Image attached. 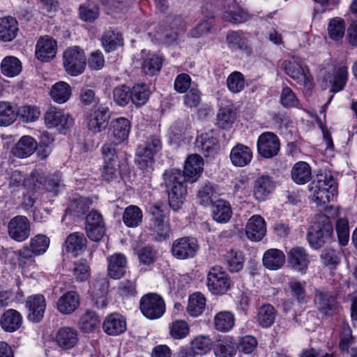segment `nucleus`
Returning <instances> with one entry per match:
<instances>
[{"mask_svg":"<svg viewBox=\"0 0 357 357\" xmlns=\"http://www.w3.org/2000/svg\"><path fill=\"white\" fill-rule=\"evenodd\" d=\"M164 182L168 192V201L173 210H178L187 192L184 182L186 181L181 170L167 169L163 174Z\"/></svg>","mask_w":357,"mask_h":357,"instance_id":"obj_1","label":"nucleus"},{"mask_svg":"<svg viewBox=\"0 0 357 357\" xmlns=\"http://www.w3.org/2000/svg\"><path fill=\"white\" fill-rule=\"evenodd\" d=\"M310 190L314 202L319 204H326L337 195V185L330 172L321 173L310 183Z\"/></svg>","mask_w":357,"mask_h":357,"instance_id":"obj_2","label":"nucleus"},{"mask_svg":"<svg viewBox=\"0 0 357 357\" xmlns=\"http://www.w3.org/2000/svg\"><path fill=\"white\" fill-rule=\"evenodd\" d=\"M333 237V227L330 218L319 215L307 233V241L314 249H319L330 243Z\"/></svg>","mask_w":357,"mask_h":357,"instance_id":"obj_3","label":"nucleus"},{"mask_svg":"<svg viewBox=\"0 0 357 357\" xmlns=\"http://www.w3.org/2000/svg\"><path fill=\"white\" fill-rule=\"evenodd\" d=\"M162 146L160 136L149 135L143 144L137 146L135 152V163L140 169L152 170L155 162L154 157L161 151Z\"/></svg>","mask_w":357,"mask_h":357,"instance_id":"obj_4","label":"nucleus"},{"mask_svg":"<svg viewBox=\"0 0 357 357\" xmlns=\"http://www.w3.org/2000/svg\"><path fill=\"white\" fill-rule=\"evenodd\" d=\"M165 208V206L162 203H157L152 205L149 210L151 215L150 228L159 241L169 238L170 235V225L165 220L167 216Z\"/></svg>","mask_w":357,"mask_h":357,"instance_id":"obj_5","label":"nucleus"},{"mask_svg":"<svg viewBox=\"0 0 357 357\" xmlns=\"http://www.w3.org/2000/svg\"><path fill=\"white\" fill-rule=\"evenodd\" d=\"M63 64L69 75L76 77L82 74L86 64L84 50L78 46L68 48L63 54Z\"/></svg>","mask_w":357,"mask_h":357,"instance_id":"obj_6","label":"nucleus"},{"mask_svg":"<svg viewBox=\"0 0 357 357\" xmlns=\"http://www.w3.org/2000/svg\"><path fill=\"white\" fill-rule=\"evenodd\" d=\"M139 310L149 319L160 318L165 312L166 307L163 298L156 293H148L139 301Z\"/></svg>","mask_w":357,"mask_h":357,"instance_id":"obj_7","label":"nucleus"},{"mask_svg":"<svg viewBox=\"0 0 357 357\" xmlns=\"http://www.w3.org/2000/svg\"><path fill=\"white\" fill-rule=\"evenodd\" d=\"M229 275L220 266L211 267L207 274L206 284L208 290L215 295H222L231 288Z\"/></svg>","mask_w":357,"mask_h":357,"instance_id":"obj_8","label":"nucleus"},{"mask_svg":"<svg viewBox=\"0 0 357 357\" xmlns=\"http://www.w3.org/2000/svg\"><path fill=\"white\" fill-rule=\"evenodd\" d=\"M101 151L104 159L101 174L102 180L107 182L116 180L120 174L116 149H114L112 144H104Z\"/></svg>","mask_w":357,"mask_h":357,"instance_id":"obj_9","label":"nucleus"},{"mask_svg":"<svg viewBox=\"0 0 357 357\" xmlns=\"http://www.w3.org/2000/svg\"><path fill=\"white\" fill-rule=\"evenodd\" d=\"M31 224L25 215H17L8 221L7 234L13 241L22 243L27 240L31 236Z\"/></svg>","mask_w":357,"mask_h":357,"instance_id":"obj_10","label":"nucleus"},{"mask_svg":"<svg viewBox=\"0 0 357 357\" xmlns=\"http://www.w3.org/2000/svg\"><path fill=\"white\" fill-rule=\"evenodd\" d=\"M314 302L315 306L323 317H331L340 311L341 307L335 297L330 292L317 290Z\"/></svg>","mask_w":357,"mask_h":357,"instance_id":"obj_11","label":"nucleus"},{"mask_svg":"<svg viewBox=\"0 0 357 357\" xmlns=\"http://www.w3.org/2000/svg\"><path fill=\"white\" fill-rule=\"evenodd\" d=\"M109 119V108L96 105L86 116L87 127L92 132L99 133L107 128Z\"/></svg>","mask_w":357,"mask_h":357,"instance_id":"obj_12","label":"nucleus"},{"mask_svg":"<svg viewBox=\"0 0 357 357\" xmlns=\"http://www.w3.org/2000/svg\"><path fill=\"white\" fill-rule=\"evenodd\" d=\"M130 122L124 117H119L112 120L108 130L109 142L105 144L116 146L126 140L130 132Z\"/></svg>","mask_w":357,"mask_h":357,"instance_id":"obj_13","label":"nucleus"},{"mask_svg":"<svg viewBox=\"0 0 357 357\" xmlns=\"http://www.w3.org/2000/svg\"><path fill=\"white\" fill-rule=\"evenodd\" d=\"M198 250L197 241L194 238L185 236L173 241L171 253L176 259L184 260L194 257Z\"/></svg>","mask_w":357,"mask_h":357,"instance_id":"obj_14","label":"nucleus"},{"mask_svg":"<svg viewBox=\"0 0 357 357\" xmlns=\"http://www.w3.org/2000/svg\"><path fill=\"white\" fill-rule=\"evenodd\" d=\"M85 230L88 238L98 242L100 241L106 231L102 215L97 211H91L85 218Z\"/></svg>","mask_w":357,"mask_h":357,"instance_id":"obj_15","label":"nucleus"},{"mask_svg":"<svg viewBox=\"0 0 357 357\" xmlns=\"http://www.w3.org/2000/svg\"><path fill=\"white\" fill-rule=\"evenodd\" d=\"M259 154L265 158H271L280 151V144L278 136L271 132L261 134L257 143Z\"/></svg>","mask_w":357,"mask_h":357,"instance_id":"obj_16","label":"nucleus"},{"mask_svg":"<svg viewBox=\"0 0 357 357\" xmlns=\"http://www.w3.org/2000/svg\"><path fill=\"white\" fill-rule=\"evenodd\" d=\"M161 26L165 42L171 43L177 40L179 33L185 28V22L181 15L171 14L165 16Z\"/></svg>","mask_w":357,"mask_h":357,"instance_id":"obj_17","label":"nucleus"},{"mask_svg":"<svg viewBox=\"0 0 357 357\" xmlns=\"http://www.w3.org/2000/svg\"><path fill=\"white\" fill-rule=\"evenodd\" d=\"M348 68L346 66L340 65L335 67L333 73H327L324 75L325 87H330V91L333 93L342 91L348 81Z\"/></svg>","mask_w":357,"mask_h":357,"instance_id":"obj_18","label":"nucleus"},{"mask_svg":"<svg viewBox=\"0 0 357 357\" xmlns=\"http://www.w3.org/2000/svg\"><path fill=\"white\" fill-rule=\"evenodd\" d=\"M196 148L205 157H213L220 149V144L214 130L202 133L197 137Z\"/></svg>","mask_w":357,"mask_h":357,"instance_id":"obj_19","label":"nucleus"},{"mask_svg":"<svg viewBox=\"0 0 357 357\" xmlns=\"http://www.w3.org/2000/svg\"><path fill=\"white\" fill-rule=\"evenodd\" d=\"M44 121L48 128L60 126L62 129H68L74 123L73 119L68 114L55 107H50L46 111Z\"/></svg>","mask_w":357,"mask_h":357,"instance_id":"obj_20","label":"nucleus"},{"mask_svg":"<svg viewBox=\"0 0 357 357\" xmlns=\"http://www.w3.org/2000/svg\"><path fill=\"white\" fill-rule=\"evenodd\" d=\"M252 17L248 11L242 8L234 0H229L225 6L222 18L231 24L244 23Z\"/></svg>","mask_w":357,"mask_h":357,"instance_id":"obj_21","label":"nucleus"},{"mask_svg":"<svg viewBox=\"0 0 357 357\" xmlns=\"http://www.w3.org/2000/svg\"><path fill=\"white\" fill-rule=\"evenodd\" d=\"M126 329V318L118 312L108 314L102 323V330L108 335H119L125 333Z\"/></svg>","mask_w":357,"mask_h":357,"instance_id":"obj_22","label":"nucleus"},{"mask_svg":"<svg viewBox=\"0 0 357 357\" xmlns=\"http://www.w3.org/2000/svg\"><path fill=\"white\" fill-rule=\"evenodd\" d=\"M287 261L294 271L304 274L310 263L309 255L302 247H294L287 252Z\"/></svg>","mask_w":357,"mask_h":357,"instance_id":"obj_23","label":"nucleus"},{"mask_svg":"<svg viewBox=\"0 0 357 357\" xmlns=\"http://www.w3.org/2000/svg\"><path fill=\"white\" fill-rule=\"evenodd\" d=\"M26 307L29 310L28 319L33 322L38 323L44 316L46 307L45 298L41 294L31 296L26 301Z\"/></svg>","mask_w":357,"mask_h":357,"instance_id":"obj_24","label":"nucleus"},{"mask_svg":"<svg viewBox=\"0 0 357 357\" xmlns=\"http://www.w3.org/2000/svg\"><path fill=\"white\" fill-rule=\"evenodd\" d=\"M54 340L59 348L69 350L77 345L79 340L78 332L75 328L63 326L58 330Z\"/></svg>","mask_w":357,"mask_h":357,"instance_id":"obj_25","label":"nucleus"},{"mask_svg":"<svg viewBox=\"0 0 357 357\" xmlns=\"http://www.w3.org/2000/svg\"><path fill=\"white\" fill-rule=\"evenodd\" d=\"M56 42L48 36L40 37L36 45V56L43 62L54 58L56 53Z\"/></svg>","mask_w":357,"mask_h":357,"instance_id":"obj_26","label":"nucleus"},{"mask_svg":"<svg viewBox=\"0 0 357 357\" xmlns=\"http://www.w3.org/2000/svg\"><path fill=\"white\" fill-rule=\"evenodd\" d=\"M275 182L268 175H261L254 182L253 194L258 201L265 200L275 190Z\"/></svg>","mask_w":357,"mask_h":357,"instance_id":"obj_27","label":"nucleus"},{"mask_svg":"<svg viewBox=\"0 0 357 357\" xmlns=\"http://www.w3.org/2000/svg\"><path fill=\"white\" fill-rule=\"evenodd\" d=\"M204 169V160L197 154L189 155L185 161L183 174L187 181L195 182L201 176Z\"/></svg>","mask_w":357,"mask_h":357,"instance_id":"obj_28","label":"nucleus"},{"mask_svg":"<svg viewBox=\"0 0 357 357\" xmlns=\"http://www.w3.org/2000/svg\"><path fill=\"white\" fill-rule=\"evenodd\" d=\"M245 232L252 241H260L266 235V226L264 219L260 215H253L248 221Z\"/></svg>","mask_w":357,"mask_h":357,"instance_id":"obj_29","label":"nucleus"},{"mask_svg":"<svg viewBox=\"0 0 357 357\" xmlns=\"http://www.w3.org/2000/svg\"><path fill=\"white\" fill-rule=\"evenodd\" d=\"M282 68L287 75L298 84H306L310 81L308 69H305L297 61L285 60Z\"/></svg>","mask_w":357,"mask_h":357,"instance_id":"obj_30","label":"nucleus"},{"mask_svg":"<svg viewBox=\"0 0 357 357\" xmlns=\"http://www.w3.org/2000/svg\"><path fill=\"white\" fill-rule=\"evenodd\" d=\"M79 296L73 291L63 294L56 302L57 310L63 314H71L79 306Z\"/></svg>","mask_w":357,"mask_h":357,"instance_id":"obj_31","label":"nucleus"},{"mask_svg":"<svg viewBox=\"0 0 357 357\" xmlns=\"http://www.w3.org/2000/svg\"><path fill=\"white\" fill-rule=\"evenodd\" d=\"M107 273L113 279H120L126 273L127 260L121 253H116L107 258Z\"/></svg>","mask_w":357,"mask_h":357,"instance_id":"obj_32","label":"nucleus"},{"mask_svg":"<svg viewBox=\"0 0 357 357\" xmlns=\"http://www.w3.org/2000/svg\"><path fill=\"white\" fill-rule=\"evenodd\" d=\"M248 36L249 33L243 31H229L226 36V42L231 50L250 52L251 49L248 44Z\"/></svg>","mask_w":357,"mask_h":357,"instance_id":"obj_33","label":"nucleus"},{"mask_svg":"<svg viewBox=\"0 0 357 357\" xmlns=\"http://www.w3.org/2000/svg\"><path fill=\"white\" fill-rule=\"evenodd\" d=\"M38 142L29 135L22 137L12 150L14 156L24 158L32 155L37 149Z\"/></svg>","mask_w":357,"mask_h":357,"instance_id":"obj_34","label":"nucleus"},{"mask_svg":"<svg viewBox=\"0 0 357 357\" xmlns=\"http://www.w3.org/2000/svg\"><path fill=\"white\" fill-rule=\"evenodd\" d=\"M252 159L251 149L243 144H237L230 153L231 163L236 167H243L248 165Z\"/></svg>","mask_w":357,"mask_h":357,"instance_id":"obj_35","label":"nucleus"},{"mask_svg":"<svg viewBox=\"0 0 357 357\" xmlns=\"http://www.w3.org/2000/svg\"><path fill=\"white\" fill-rule=\"evenodd\" d=\"M19 31L18 22L11 16L0 18V40L10 42L13 40Z\"/></svg>","mask_w":357,"mask_h":357,"instance_id":"obj_36","label":"nucleus"},{"mask_svg":"<svg viewBox=\"0 0 357 357\" xmlns=\"http://www.w3.org/2000/svg\"><path fill=\"white\" fill-rule=\"evenodd\" d=\"M109 282L107 278L98 277L92 284L93 299L98 307L103 308L107 306L105 295L108 292Z\"/></svg>","mask_w":357,"mask_h":357,"instance_id":"obj_37","label":"nucleus"},{"mask_svg":"<svg viewBox=\"0 0 357 357\" xmlns=\"http://www.w3.org/2000/svg\"><path fill=\"white\" fill-rule=\"evenodd\" d=\"M262 262L263 265L269 270H278L285 263V255L279 249L271 248L264 253Z\"/></svg>","mask_w":357,"mask_h":357,"instance_id":"obj_38","label":"nucleus"},{"mask_svg":"<svg viewBox=\"0 0 357 357\" xmlns=\"http://www.w3.org/2000/svg\"><path fill=\"white\" fill-rule=\"evenodd\" d=\"M356 343V337L352 334V331L348 323L342 322L340 333V341L338 348L343 356L349 354L351 347Z\"/></svg>","mask_w":357,"mask_h":357,"instance_id":"obj_39","label":"nucleus"},{"mask_svg":"<svg viewBox=\"0 0 357 357\" xmlns=\"http://www.w3.org/2000/svg\"><path fill=\"white\" fill-rule=\"evenodd\" d=\"M0 324L4 331L14 332L21 327L22 317L17 310L9 309L3 314Z\"/></svg>","mask_w":357,"mask_h":357,"instance_id":"obj_40","label":"nucleus"},{"mask_svg":"<svg viewBox=\"0 0 357 357\" xmlns=\"http://www.w3.org/2000/svg\"><path fill=\"white\" fill-rule=\"evenodd\" d=\"M212 214L213 219L220 223L229 221L232 215V210L229 202L218 199L213 204Z\"/></svg>","mask_w":357,"mask_h":357,"instance_id":"obj_41","label":"nucleus"},{"mask_svg":"<svg viewBox=\"0 0 357 357\" xmlns=\"http://www.w3.org/2000/svg\"><path fill=\"white\" fill-rule=\"evenodd\" d=\"M277 316V310L269 304H264L257 310L256 321L262 328H267L271 327L275 322Z\"/></svg>","mask_w":357,"mask_h":357,"instance_id":"obj_42","label":"nucleus"},{"mask_svg":"<svg viewBox=\"0 0 357 357\" xmlns=\"http://www.w3.org/2000/svg\"><path fill=\"white\" fill-rule=\"evenodd\" d=\"M215 357H234L236 354V344L231 337L218 340L213 347Z\"/></svg>","mask_w":357,"mask_h":357,"instance_id":"obj_43","label":"nucleus"},{"mask_svg":"<svg viewBox=\"0 0 357 357\" xmlns=\"http://www.w3.org/2000/svg\"><path fill=\"white\" fill-rule=\"evenodd\" d=\"M206 305V298L200 292H195L189 296L186 311L188 315L197 317L203 314Z\"/></svg>","mask_w":357,"mask_h":357,"instance_id":"obj_44","label":"nucleus"},{"mask_svg":"<svg viewBox=\"0 0 357 357\" xmlns=\"http://www.w3.org/2000/svg\"><path fill=\"white\" fill-rule=\"evenodd\" d=\"M142 219L143 212L142 209L136 205L127 206L122 215L123 222L129 228L139 227L142 222Z\"/></svg>","mask_w":357,"mask_h":357,"instance_id":"obj_45","label":"nucleus"},{"mask_svg":"<svg viewBox=\"0 0 357 357\" xmlns=\"http://www.w3.org/2000/svg\"><path fill=\"white\" fill-rule=\"evenodd\" d=\"M292 180L297 184L303 185L310 181L312 171L310 166L305 162H296L291 171Z\"/></svg>","mask_w":357,"mask_h":357,"instance_id":"obj_46","label":"nucleus"},{"mask_svg":"<svg viewBox=\"0 0 357 357\" xmlns=\"http://www.w3.org/2000/svg\"><path fill=\"white\" fill-rule=\"evenodd\" d=\"M87 240L84 234L74 232L68 236L66 240V251L77 256L86 249Z\"/></svg>","mask_w":357,"mask_h":357,"instance_id":"obj_47","label":"nucleus"},{"mask_svg":"<svg viewBox=\"0 0 357 357\" xmlns=\"http://www.w3.org/2000/svg\"><path fill=\"white\" fill-rule=\"evenodd\" d=\"M234 315L230 311L218 312L213 319L214 328L222 333L229 332L234 326Z\"/></svg>","mask_w":357,"mask_h":357,"instance_id":"obj_48","label":"nucleus"},{"mask_svg":"<svg viewBox=\"0 0 357 357\" xmlns=\"http://www.w3.org/2000/svg\"><path fill=\"white\" fill-rule=\"evenodd\" d=\"M224 260L231 273H238L244 266V256L242 252L231 249L224 255Z\"/></svg>","mask_w":357,"mask_h":357,"instance_id":"obj_49","label":"nucleus"},{"mask_svg":"<svg viewBox=\"0 0 357 357\" xmlns=\"http://www.w3.org/2000/svg\"><path fill=\"white\" fill-rule=\"evenodd\" d=\"M72 95L70 86L65 82H59L54 84L50 91L52 100L59 104L67 102Z\"/></svg>","mask_w":357,"mask_h":357,"instance_id":"obj_50","label":"nucleus"},{"mask_svg":"<svg viewBox=\"0 0 357 357\" xmlns=\"http://www.w3.org/2000/svg\"><path fill=\"white\" fill-rule=\"evenodd\" d=\"M102 44L106 52H110L123 44L121 34L114 30L105 31L102 36Z\"/></svg>","mask_w":357,"mask_h":357,"instance_id":"obj_51","label":"nucleus"},{"mask_svg":"<svg viewBox=\"0 0 357 357\" xmlns=\"http://www.w3.org/2000/svg\"><path fill=\"white\" fill-rule=\"evenodd\" d=\"M2 73L9 77H15L22 71V63L15 56L5 57L1 63Z\"/></svg>","mask_w":357,"mask_h":357,"instance_id":"obj_52","label":"nucleus"},{"mask_svg":"<svg viewBox=\"0 0 357 357\" xmlns=\"http://www.w3.org/2000/svg\"><path fill=\"white\" fill-rule=\"evenodd\" d=\"M150 91L145 84H136L131 89L132 102L137 107L144 105L149 98Z\"/></svg>","mask_w":357,"mask_h":357,"instance_id":"obj_53","label":"nucleus"},{"mask_svg":"<svg viewBox=\"0 0 357 357\" xmlns=\"http://www.w3.org/2000/svg\"><path fill=\"white\" fill-rule=\"evenodd\" d=\"M192 351L197 355L206 354L210 351L212 340L209 335H199L195 337L190 342Z\"/></svg>","mask_w":357,"mask_h":357,"instance_id":"obj_54","label":"nucleus"},{"mask_svg":"<svg viewBox=\"0 0 357 357\" xmlns=\"http://www.w3.org/2000/svg\"><path fill=\"white\" fill-rule=\"evenodd\" d=\"M17 116L15 107L9 102H0V125L7 126L13 123Z\"/></svg>","mask_w":357,"mask_h":357,"instance_id":"obj_55","label":"nucleus"},{"mask_svg":"<svg viewBox=\"0 0 357 357\" xmlns=\"http://www.w3.org/2000/svg\"><path fill=\"white\" fill-rule=\"evenodd\" d=\"M162 63L161 57L155 54L149 55L144 59L142 70L146 75L153 76L160 70Z\"/></svg>","mask_w":357,"mask_h":357,"instance_id":"obj_56","label":"nucleus"},{"mask_svg":"<svg viewBox=\"0 0 357 357\" xmlns=\"http://www.w3.org/2000/svg\"><path fill=\"white\" fill-rule=\"evenodd\" d=\"M113 99L114 102L119 106H126L132 101L131 89L125 85H119L113 89Z\"/></svg>","mask_w":357,"mask_h":357,"instance_id":"obj_57","label":"nucleus"},{"mask_svg":"<svg viewBox=\"0 0 357 357\" xmlns=\"http://www.w3.org/2000/svg\"><path fill=\"white\" fill-rule=\"evenodd\" d=\"M328 31L331 39L338 40L343 38L345 33V23L340 17H335L330 20Z\"/></svg>","mask_w":357,"mask_h":357,"instance_id":"obj_58","label":"nucleus"},{"mask_svg":"<svg viewBox=\"0 0 357 357\" xmlns=\"http://www.w3.org/2000/svg\"><path fill=\"white\" fill-rule=\"evenodd\" d=\"M236 119V114L231 108L222 107L217 114V124L222 128L227 129L231 127Z\"/></svg>","mask_w":357,"mask_h":357,"instance_id":"obj_59","label":"nucleus"},{"mask_svg":"<svg viewBox=\"0 0 357 357\" xmlns=\"http://www.w3.org/2000/svg\"><path fill=\"white\" fill-rule=\"evenodd\" d=\"M189 333V325L184 320H176L169 326V333L174 339H183L188 335Z\"/></svg>","mask_w":357,"mask_h":357,"instance_id":"obj_60","label":"nucleus"},{"mask_svg":"<svg viewBox=\"0 0 357 357\" xmlns=\"http://www.w3.org/2000/svg\"><path fill=\"white\" fill-rule=\"evenodd\" d=\"M91 202L86 197H79L73 200L69 207L67 208V211L74 216L79 217L86 213L89 208Z\"/></svg>","mask_w":357,"mask_h":357,"instance_id":"obj_61","label":"nucleus"},{"mask_svg":"<svg viewBox=\"0 0 357 357\" xmlns=\"http://www.w3.org/2000/svg\"><path fill=\"white\" fill-rule=\"evenodd\" d=\"M227 85L231 92L234 93L241 92L245 86L243 75L238 71L231 73L227 79Z\"/></svg>","mask_w":357,"mask_h":357,"instance_id":"obj_62","label":"nucleus"},{"mask_svg":"<svg viewBox=\"0 0 357 357\" xmlns=\"http://www.w3.org/2000/svg\"><path fill=\"white\" fill-rule=\"evenodd\" d=\"M99 323L98 316L94 312L86 311L79 321L80 329L84 333L93 331Z\"/></svg>","mask_w":357,"mask_h":357,"instance_id":"obj_63","label":"nucleus"},{"mask_svg":"<svg viewBox=\"0 0 357 357\" xmlns=\"http://www.w3.org/2000/svg\"><path fill=\"white\" fill-rule=\"evenodd\" d=\"M38 256L44 254L50 245V238L43 234H37L31 238L28 244Z\"/></svg>","mask_w":357,"mask_h":357,"instance_id":"obj_64","label":"nucleus"}]
</instances>
